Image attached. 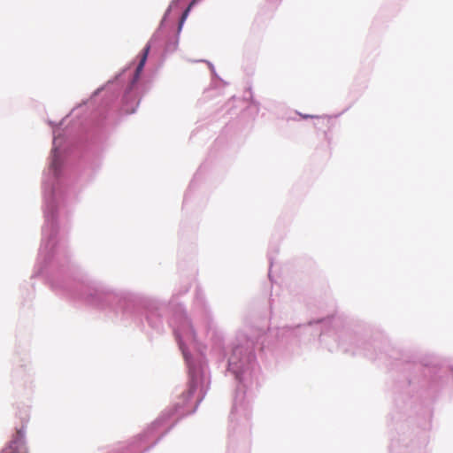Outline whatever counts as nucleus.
Segmentation results:
<instances>
[{
  "instance_id": "nucleus-4",
  "label": "nucleus",
  "mask_w": 453,
  "mask_h": 453,
  "mask_svg": "<svg viewBox=\"0 0 453 453\" xmlns=\"http://www.w3.org/2000/svg\"><path fill=\"white\" fill-rule=\"evenodd\" d=\"M195 1H196V0H194V1H193V2L188 5V7L186 9V11L184 12V13H183V15H182L181 20H184V19L187 18V16H188V12H189V11H190V9H191L192 5L194 4Z\"/></svg>"
},
{
  "instance_id": "nucleus-1",
  "label": "nucleus",
  "mask_w": 453,
  "mask_h": 453,
  "mask_svg": "<svg viewBox=\"0 0 453 453\" xmlns=\"http://www.w3.org/2000/svg\"><path fill=\"white\" fill-rule=\"evenodd\" d=\"M0 453H28L21 430H17L16 434L6 443Z\"/></svg>"
},
{
  "instance_id": "nucleus-3",
  "label": "nucleus",
  "mask_w": 453,
  "mask_h": 453,
  "mask_svg": "<svg viewBox=\"0 0 453 453\" xmlns=\"http://www.w3.org/2000/svg\"><path fill=\"white\" fill-rule=\"evenodd\" d=\"M332 124V118L328 116H323L318 118L317 125L329 127Z\"/></svg>"
},
{
  "instance_id": "nucleus-2",
  "label": "nucleus",
  "mask_w": 453,
  "mask_h": 453,
  "mask_svg": "<svg viewBox=\"0 0 453 453\" xmlns=\"http://www.w3.org/2000/svg\"><path fill=\"white\" fill-rule=\"evenodd\" d=\"M149 51H150V46H146L144 49H143V52H142V58L140 59V62L136 67V76H138L140 74V73L142 71L143 69V66L146 63V60H147V58H148V54H149Z\"/></svg>"
}]
</instances>
